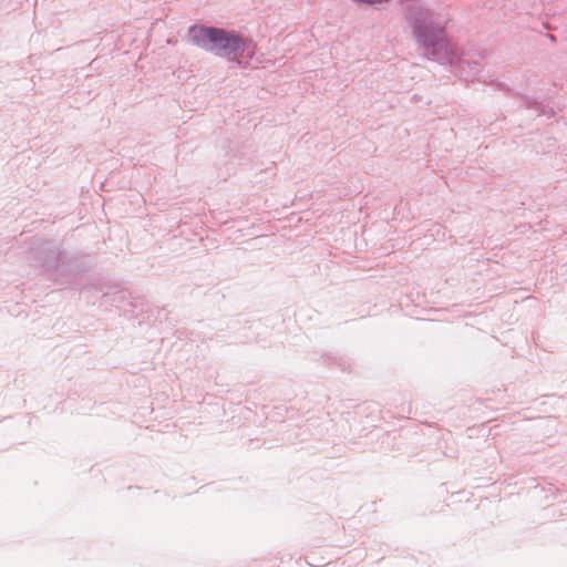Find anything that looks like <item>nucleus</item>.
I'll return each mask as SVG.
<instances>
[{"mask_svg": "<svg viewBox=\"0 0 567 567\" xmlns=\"http://www.w3.org/2000/svg\"><path fill=\"white\" fill-rule=\"evenodd\" d=\"M351 1L357 4L375 6L379 3L388 2L389 0H351Z\"/></svg>", "mask_w": 567, "mask_h": 567, "instance_id": "nucleus-6", "label": "nucleus"}, {"mask_svg": "<svg viewBox=\"0 0 567 567\" xmlns=\"http://www.w3.org/2000/svg\"><path fill=\"white\" fill-rule=\"evenodd\" d=\"M522 104L524 107L528 110H534L537 113V115H545L548 118L553 117L556 114L555 109L553 106H549L548 103L537 101L529 96H524L522 99Z\"/></svg>", "mask_w": 567, "mask_h": 567, "instance_id": "nucleus-5", "label": "nucleus"}, {"mask_svg": "<svg viewBox=\"0 0 567 567\" xmlns=\"http://www.w3.org/2000/svg\"><path fill=\"white\" fill-rule=\"evenodd\" d=\"M456 73L464 81H473L482 72V65L477 60L461 58L454 65Z\"/></svg>", "mask_w": 567, "mask_h": 567, "instance_id": "nucleus-4", "label": "nucleus"}, {"mask_svg": "<svg viewBox=\"0 0 567 567\" xmlns=\"http://www.w3.org/2000/svg\"><path fill=\"white\" fill-rule=\"evenodd\" d=\"M402 18L416 47L424 55L440 63L450 61L452 52L445 23L424 0H399Z\"/></svg>", "mask_w": 567, "mask_h": 567, "instance_id": "nucleus-1", "label": "nucleus"}, {"mask_svg": "<svg viewBox=\"0 0 567 567\" xmlns=\"http://www.w3.org/2000/svg\"><path fill=\"white\" fill-rule=\"evenodd\" d=\"M548 38H549V40H550L551 42H556V38H555V35H553V34H548Z\"/></svg>", "mask_w": 567, "mask_h": 567, "instance_id": "nucleus-7", "label": "nucleus"}, {"mask_svg": "<svg viewBox=\"0 0 567 567\" xmlns=\"http://www.w3.org/2000/svg\"><path fill=\"white\" fill-rule=\"evenodd\" d=\"M30 256L34 266L42 269L59 285H71L75 277L73 259L62 251L53 240L38 239L30 247Z\"/></svg>", "mask_w": 567, "mask_h": 567, "instance_id": "nucleus-3", "label": "nucleus"}, {"mask_svg": "<svg viewBox=\"0 0 567 567\" xmlns=\"http://www.w3.org/2000/svg\"><path fill=\"white\" fill-rule=\"evenodd\" d=\"M187 38L193 45L228 62L240 64V59L250 58V54H246V51L252 41L244 38L235 30L192 24L187 29Z\"/></svg>", "mask_w": 567, "mask_h": 567, "instance_id": "nucleus-2", "label": "nucleus"}]
</instances>
